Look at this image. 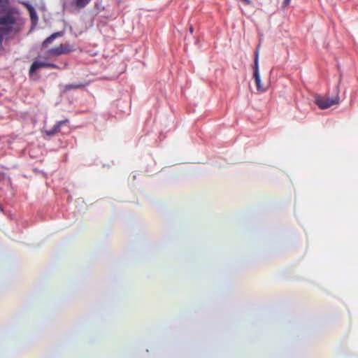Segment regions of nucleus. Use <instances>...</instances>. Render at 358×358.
Masks as SVG:
<instances>
[{
    "mask_svg": "<svg viewBox=\"0 0 358 358\" xmlns=\"http://www.w3.org/2000/svg\"><path fill=\"white\" fill-rule=\"evenodd\" d=\"M15 18L10 13L0 17V25L6 26L0 28V47L3 41V34H7L12 29V26L15 23Z\"/></svg>",
    "mask_w": 358,
    "mask_h": 358,
    "instance_id": "obj_1",
    "label": "nucleus"
},
{
    "mask_svg": "<svg viewBox=\"0 0 358 358\" xmlns=\"http://www.w3.org/2000/svg\"><path fill=\"white\" fill-rule=\"evenodd\" d=\"M73 50L69 43L60 44L59 46L48 50L46 52L48 57H57L63 54H67Z\"/></svg>",
    "mask_w": 358,
    "mask_h": 358,
    "instance_id": "obj_2",
    "label": "nucleus"
},
{
    "mask_svg": "<svg viewBox=\"0 0 358 358\" xmlns=\"http://www.w3.org/2000/svg\"><path fill=\"white\" fill-rule=\"evenodd\" d=\"M253 77L255 78L257 90L259 92L265 91V88L262 86L261 83V79L259 71V47L257 48L255 52Z\"/></svg>",
    "mask_w": 358,
    "mask_h": 358,
    "instance_id": "obj_3",
    "label": "nucleus"
},
{
    "mask_svg": "<svg viewBox=\"0 0 358 358\" xmlns=\"http://www.w3.org/2000/svg\"><path fill=\"white\" fill-rule=\"evenodd\" d=\"M339 103V98H324L320 97L315 99V103L318 106L320 109H327L333 105L338 104Z\"/></svg>",
    "mask_w": 358,
    "mask_h": 358,
    "instance_id": "obj_4",
    "label": "nucleus"
},
{
    "mask_svg": "<svg viewBox=\"0 0 358 358\" xmlns=\"http://www.w3.org/2000/svg\"><path fill=\"white\" fill-rule=\"evenodd\" d=\"M40 68H52L58 69L57 65L53 63H48L45 62H34L29 69V74L32 75L36 70Z\"/></svg>",
    "mask_w": 358,
    "mask_h": 358,
    "instance_id": "obj_5",
    "label": "nucleus"
},
{
    "mask_svg": "<svg viewBox=\"0 0 358 358\" xmlns=\"http://www.w3.org/2000/svg\"><path fill=\"white\" fill-rule=\"evenodd\" d=\"M69 122V121L68 119L59 121L54 125V127L51 129L46 130L45 131L46 135L49 136H55L56 134L59 133L61 131L62 127L67 124Z\"/></svg>",
    "mask_w": 358,
    "mask_h": 358,
    "instance_id": "obj_6",
    "label": "nucleus"
},
{
    "mask_svg": "<svg viewBox=\"0 0 358 358\" xmlns=\"http://www.w3.org/2000/svg\"><path fill=\"white\" fill-rule=\"evenodd\" d=\"M92 0H72L71 5L78 10L86 7Z\"/></svg>",
    "mask_w": 358,
    "mask_h": 358,
    "instance_id": "obj_7",
    "label": "nucleus"
},
{
    "mask_svg": "<svg viewBox=\"0 0 358 358\" xmlns=\"http://www.w3.org/2000/svg\"><path fill=\"white\" fill-rule=\"evenodd\" d=\"M62 35V32H55L51 34L50 36H48L47 38H45L42 45L43 47H47L49 44H50L55 38H56L58 36H61Z\"/></svg>",
    "mask_w": 358,
    "mask_h": 358,
    "instance_id": "obj_8",
    "label": "nucleus"
},
{
    "mask_svg": "<svg viewBox=\"0 0 358 358\" xmlns=\"http://www.w3.org/2000/svg\"><path fill=\"white\" fill-rule=\"evenodd\" d=\"M28 10L29 11L30 17H31V20L32 21L36 20L38 17H37V15H36V13L35 11L34 8L32 6H29L28 8Z\"/></svg>",
    "mask_w": 358,
    "mask_h": 358,
    "instance_id": "obj_9",
    "label": "nucleus"
},
{
    "mask_svg": "<svg viewBox=\"0 0 358 358\" xmlns=\"http://www.w3.org/2000/svg\"><path fill=\"white\" fill-rule=\"evenodd\" d=\"M84 85L83 84H77V85H68L66 86V89L68 90H75L83 87Z\"/></svg>",
    "mask_w": 358,
    "mask_h": 358,
    "instance_id": "obj_10",
    "label": "nucleus"
},
{
    "mask_svg": "<svg viewBox=\"0 0 358 358\" xmlns=\"http://www.w3.org/2000/svg\"><path fill=\"white\" fill-rule=\"evenodd\" d=\"M290 1L291 0H284V1H283V6L284 7H287L289 4Z\"/></svg>",
    "mask_w": 358,
    "mask_h": 358,
    "instance_id": "obj_11",
    "label": "nucleus"
},
{
    "mask_svg": "<svg viewBox=\"0 0 358 358\" xmlns=\"http://www.w3.org/2000/svg\"><path fill=\"white\" fill-rule=\"evenodd\" d=\"M241 1H243L247 5H250L252 3L250 0H241Z\"/></svg>",
    "mask_w": 358,
    "mask_h": 358,
    "instance_id": "obj_12",
    "label": "nucleus"
},
{
    "mask_svg": "<svg viewBox=\"0 0 358 358\" xmlns=\"http://www.w3.org/2000/svg\"><path fill=\"white\" fill-rule=\"evenodd\" d=\"M190 32H191V33H192V32H193V27H190Z\"/></svg>",
    "mask_w": 358,
    "mask_h": 358,
    "instance_id": "obj_13",
    "label": "nucleus"
}]
</instances>
